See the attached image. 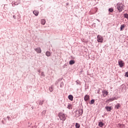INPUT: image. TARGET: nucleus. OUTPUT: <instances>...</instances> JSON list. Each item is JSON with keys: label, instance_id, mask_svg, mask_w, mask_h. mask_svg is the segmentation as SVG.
Listing matches in <instances>:
<instances>
[{"label": "nucleus", "instance_id": "1", "mask_svg": "<svg viewBox=\"0 0 128 128\" xmlns=\"http://www.w3.org/2000/svg\"><path fill=\"white\" fill-rule=\"evenodd\" d=\"M116 6V8L118 10L119 12H122V10H124V4H122V3L120 2L118 3Z\"/></svg>", "mask_w": 128, "mask_h": 128}, {"label": "nucleus", "instance_id": "2", "mask_svg": "<svg viewBox=\"0 0 128 128\" xmlns=\"http://www.w3.org/2000/svg\"><path fill=\"white\" fill-rule=\"evenodd\" d=\"M58 116L61 120L64 121L66 120V115L62 112L58 114Z\"/></svg>", "mask_w": 128, "mask_h": 128}, {"label": "nucleus", "instance_id": "3", "mask_svg": "<svg viewBox=\"0 0 128 128\" xmlns=\"http://www.w3.org/2000/svg\"><path fill=\"white\" fill-rule=\"evenodd\" d=\"M97 38L98 42H104V38L100 35H98L97 36Z\"/></svg>", "mask_w": 128, "mask_h": 128}, {"label": "nucleus", "instance_id": "4", "mask_svg": "<svg viewBox=\"0 0 128 128\" xmlns=\"http://www.w3.org/2000/svg\"><path fill=\"white\" fill-rule=\"evenodd\" d=\"M118 64L120 66V68H122L124 66V61L122 60H119L118 61Z\"/></svg>", "mask_w": 128, "mask_h": 128}, {"label": "nucleus", "instance_id": "5", "mask_svg": "<svg viewBox=\"0 0 128 128\" xmlns=\"http://www.w3.org/2000/svg\"><path fill=\"white\" fill-rule=\"evenodd\" d=\"M102 92L103 96H104V98H106V96L108 94V92L106 90H104Z\"/></svg>", "mask_w": 128, "mask_h": 128}, {"label": "nucleus", "instance_id": "6", "mask_svg": "<svg viewBox=\"0 0 128 128\" xmlns=\"http://www.w3.org/2000/svg\"><path fill=\"white\" fill-rule=\"evenodd\" d=\"M34 50H35L36 52H38V54L42 53V49H40V48H38Z\"/></svg>", "mask_w": 128, "mask_h": 128}, {"label": "nucleus", "instance_id": "7", "mask_svg": "<svg viewBox=\"0 0 128 128\" xmlns=\"http://www.w3.org/2000/svg\"><path fill=\"white\" fill-rule=\"evenodd\" d=\"M120 106H122L120 104L118 103L115 106L114 108L116 110H118L119 108H120Z\"/></svg>", "mask_w": 128, "mask_h": 128}, {"label": "nucleus", "instance_id": "8", "mask_svg": "<svg viewBox=\"0 0 128 128\" xmlns=\"http://www.w3.org/2000/svg\"><path fill=\"white\" fill-rule=\"evenodd\" d=\"M84 100L85 102H87V100H90V96L86 95L84 97Z\"/></svg>", "mask_w": 128, "mask_h": 128}, {"label": "nucleus", "instance_id": "9", "mask_svg": "<svg viewBox=\"0 0 128 128\" xmlns=\"http://www.w3.org/2000/svg\"><path fill=\"white\" fill-rule=\"evenodd\" d=\"M33 14H34V16H38V11L35 10L34 11H33Z\"/></svg>", "mask_w": 128, "mask_h": 128}, {"label": "nucleus", "instance_id": "10", "mask_svg": "<svg viewBox=\"0 0 128 128\" xmlns=\"http://www.w3.org/2000/svg\"><path fill=\"white\" fill-rule=\"evenodd\" d=\"M104 126V124L102 122H98V126H100V128H102Z\"/></svg>", "mask_w": 128, "mask_h": 128}, {"label": "nucleus", "instance_id": "11", "mask_svg": "<svg viewBox=\"0 0 128 128\" xmlns=\"http://www.w3.org/2000/svg\"><path fill=\"white\" fill-rule=\"evenodd\" d=\"M78 112L79 116H82V112H84V111L80 109L78 110Z\"/></svg>", "mask_w": 128, "mask_h": 128}, {"label": "nucleus", "instance_id": "12", "mask_svg": "<svg viewBox=\"0 0 128 128\" xmlns=\"http://www.w3.org/2000/svg\"><path fill=\"white\" fill-rule=\"evenodd\" d=\"M125 27H126V24H122L120 26V32H122V30Z\"/></svg>", "mask_w": 128, "mask_h": 128}, {"label": "nucleus", "instance_id": "13", "mask_svg": "<svg viewBox=\"0 0 128 128\" xmlns=\"http://www.w3.org/2000/svg\"><path fill=\"white\" fill-rule=\"evenodd\" d=\"M105 108L107 112H110V110H112V107L106 106Z\"/></svg>", "mask_w": 128, "mask_h": 128}, {"label": "nucleus", "instance_id": "14", "mask_svg": "<svg viewBox=\"0 0 128 128\" xmlns=\"http://www.w3.org/2000/svg\"><path fill=\"white\" fill-rule=\"evenodd\" d=\"M68 98L70 100H74V96H72V95H69Z\"/></svg>", "mask_w": 128, "mask_h": 128}, {"label": "nucleus", "instance_id": "15", "mask_svg": "<svg viewBox=\"0 0 128 128\" xmlns=\"http://www.w3.org/2000/svg\"><path fill=\"white\" fill-rule=\"evenodd\" d=\"M118 126L120 128H126V126L124 124H118Z\"/></svg>", "mask_w": 128, "mask_h": 128}, {"label": "nucleus", "instance_id": "16", "mask_svg": "<svg viewBox=\"0 0 128 128\" xmlns=\"http://www.w3.org/2000/svg\"><path fill=\"white\" fill-rule=\"evenodd\" d=\"M75 62H74V60H71L70 61L69 64H70L72 65V64H74Z\"/></svg>", "mask_w": 128, "mask_h": 128}, {"label": "nucleus", "instance_id": "17", "mask_svg": "<svg viewBox=\"0 0 128 128\" xmlns=\"http://www.w3.org/2000/svg\"><path fill=\"white\" fill-rule=\"evenodd\" d=\"M41 24H43V26H44V24H46V20H41Z\"/></svg>", "mask_w": 128, "mask_h": 128}, {"label": "nucleus", "instance_id": "18", "mask_svg": "<svg viewBox=\"0 0 128 128\" xmlns=\"http://www.w3.org/2000/svg\"><path fill=\"white\" fill-rule=\"evenodd\" d=\"M46 56H50V52H46Z\"/></svg>", "mask_w": 128, "mask_h": 128}, {"label": "nucleus", "instance_id": "19", "mask_svg": "<svg viewBox=\"0 0 128 128\" xmlns=\"http://www.w3.org/2000/svg\"><path fill=\"white\" fill-rule=\"evenodd\" d=\"M67 108H68V110H72V104H68V105Z\"/></svg>", "mask_w": 128, "mask_h": 128}, {"label": "nucleus", "instance_id": "20", "mask_svg": "<svg viewBox=\"0 0 128 128\" xmlns=\"http://www.w3.org/2000/svg\"><path fill=\"white\" fill-rule=\"evenodd\" d=\"M124 17L125 18H127V20H128V14H124Z\"/></svg>", "mask_w": 128, "mask_h": 128}, {"label": "nucleus", "instance_id": "21", "mask_svg": "<svg viewBox=\"0 0 128 128\" xmlns=\"http://www.w3.org/2000/svg\"><path fill=\"white\" fill-rule=\"evenodd\" d=\"M80 124L78 123H76V128H80Z\"/></svg>", "mask_w": 128, "mask_h": 128}, {"label": "nucleus", "instance_id": "22", "mask_svg": "<svg viewBox=\"0 0 128 128\" xmlns=\"http://www.w3.org/2000/svg\"><path fill=\"white\" fill-rule=\"evenodd\" d=\"M90 104H94V100H90Z\"/></svg>", "mask_w": 128, "mask_h": 128}, {"label": "nucleus", "instance_id": "23", "mask_svg": "<svg viewBox=\"0 0 128 128\" xmlns=\"http://www.w3.org/2000/svg\"><path fill=\"white\" fill-rule=\"evenodd\" d=\"M49 90H50V92H52L54 90V88H52V86L50 87L49 88Z\"/></svg>", "mask_w": 128, "mask_h": 128}, {"label": "nucleus", "instance_id": "24", "mask_svg": "<svg viewBox=\"0 0 128 128\" xmlns=\"http://www.w3.org/2000/svg\"><path fill=\"white\" fill-rule=\"evenodd\" d=\"M64 82H62L60 84V88H62L64 86Z\"/></svg>", "mask_w": 128, "mask_h": 128}, {"label": "nucleus", "instance_id": "25", "mask_svg": "<svg viewBox=\"0 0 128 128\" xmlns=\"http://www.w3.org/2000/svg\"><path fill=\"white\" fill-rule=\"evenodd\" d=\"M109 12H114V9L112 8H110L109 9Z\"/></svg>", "mask_w": 128, "mask_h": 128}, {"label": "nucleus", "instance_id": "26", "mask_svg": "<svg viewBox=\"0 0 128 128\" xmlns=\"http://www.w3.org/2000/svg\"><path fill=\"white\" fill-rule=\"evenodd\" d=\"M44 104V100H41L39 104H40V106L42 105V104Z\"/></svg>", "mask_w": 128, "mask_h": 128}, {"label": "nucleus", "instance_id": "27", "mask_svg": "<svg viewBox=\"0 0 128 128\" xmlns=\"http://www.w3.org/2000/svg\"><path fill=\"white\" fill-rule=\"evenodd\" d=\"M125 76H126L127 78H128V72L126 73Z\"/></svg>", "mask_w": 128, "mask_h": 128}, {"label": "nucleus", "instance_id": "28", "mask_svg": "<svg viewBox=\"0 0 128 128\" xmlns=\"http://www.w3.org/2000/svg\"><path fill=\"white\" fill-rule=\"evenodd\" d=\"M16 5L18 4H15Z\"/></svg>", "mask_w": 128, "mask_h": 128}]
</instances>
